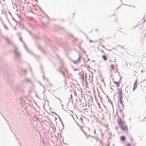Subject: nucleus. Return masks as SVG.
I'll list each match as a JSON object with an SVG mask.
<instances>
[{
  "label": "nucleus",
  "mask_w": 146,
  "mask_h": 146,
  "mask_svg": "<svg viewBox=\"0 0 146 146\" xmlns=\"http://www.w3.org/2000/svg\"><path fill=\"white\" fill-rule=\"evenodd\" d=\"M117 121L119 127L125 123L124 120L122 119L121 117H119L117 118Z\"/></svg>",
  "instance_id": "nucleus-1"
},
{
  "label": "nucleus",
  "mask_w": 146,
  "mask_h": 146,
  "mask_svg": "<svg viewBox=\"0 0 146 146\" xmlns=\"http://www.w3.org/2000/svg\"><path fill=\"white\" fill-rule=\"evenodd\" d=\"M119 127L122 131L127 132L128 131L127 127L125 123L121 125Z\"/></svg>",
  "instance_id": "nucleus-2"
},
{
  "label": "nucleus",
  "mask_w": 146,
  "mask_h": 146,
  "mask_svg": "<svg viewBox=\"0 0 146 146\" xmlns=\"http://www.w3.org/2000/svg\"><path fill=\"white\" fill-rule=\"evenodd\" d=\"M118 94L119 95L120 98V100H121V103H122V99L121 98L122 97V90L120 88H118Z\"/></svg>",
  "instance_id": "nucleus-3"
},
{
  "label": "nucleus",
  "mask_w": 146,
  "mask_h": 146,
  "mask_svg": "<svg viewBox=\"0 0 146 146\" xmlns=\"http://www.w3.org/2000/svg\"><path fill=\"white\" fill-rule=\"evenodd\" d=\"M137 80H136L134 83L133 88V90H134L135 89L137 88Z\"/></svg>",
  "instance_id": "nucleus-4"
},
{
  "label": "nucleus",
  "mask_w": 146,
  "mask_h": 146,
  "mask_svg": "<svg viewBox=\"0 0 146 146\" xmlns=\"http://www.w3.org/2000/svg\"><path fill=\"white\" fill-rule=\"evenodd\" d=\"M80 56L78 58V59L77 60H73V62L75 64H76L78 61H80Z\"/></svg>",
  "instance_id": "nucleus-5"
},
{
  "label": "nucleus",
  "mask_w": 146,
  "mask_h": 146,
  "mask_svg": "<svg viewBox=\"0 0 146 146\" xmlns=\"http://www.w3.org/2000/svg\"><path fill=\"white\" fill-rule=\"evenodd\" d=\"M113 82L116 84V86L118 87L119 86V85H120V83L119 82V81L118 82H116V81H113Z\"/></svg>",
  "instance_id": "nucleus-6"
},
{
  "label": "nucleus",
  "mask_w": 146,
  "mask_h": 146,
  "mask_svg": "<svg viewBox=\"0 0 146 146\" xmlns=\"http://www.w3.org/2000/svg\"><path fill=\"white\" fill-rule=\"evenodd\" d=\"M120 139L121 141H123L125 140V137L124 136H122L120 137Z\"/></svg>",
  "instance_id": "nucleus-7"
},
{
  "label": "nucleus",
  "mask_w": 146,
  "mask_h": 146,
  "mask_svg": "<svg viewBox=\"0 0 146 146\" xmlns=\"http://www.w3.org/2000/svg\"><path fill=\"white\" fill-rule=\"evenodd\" d=\"M115 65L113 64H111L110 66V68H111V70H113L114 68Z\"/></svg>",
  "instance_id": "nucleus-8"
},
{
  "label": "nucleus",
  "mask_w": 146,
  "mask_h": 146,
  "mask_svg": "<svg viewBox=\"0 0 146 146\" xmlns=\"http://www.w3.org/2000/svg\"><path fill=\"white\" fill-rule=\"evenodd\" d=\"M102 58L105 61H106L107 60V57L105 54V55L102 56Z\"/></svg>",
  "instance_id": "nucleus-9"
},
{
  "label": "nucleus",
  "mask_w": 146,
  "mask_h": 146,
  "mask_svg": "<svg viewBox=\"0 0 146 146\" xmlns=\"http://www.w3.org/2000/svg\"><path fill=\"white\" fill-rule=\"evenodd\" d=\"M127 146H131V145L129 143H128L127 145Z\"/></svg>",
  "instance_id": "nucleus-10"
},
{
  "label": "nucleus",
  "mask_w": 146,
  "mask_h": 146,
  "mask_svg": "<svg viewBox=\"0 0 146 146\" xmlns=\"http://www.w3.org/2000/svg\"><path fill=\"white\" fill-rule=\"evenodd\" d=\"M115 60H115V59L113 61V62H114V61H115ZM110 61H113V60H110Z\"/></svg>",
  "instance_id": "nucleus-11"
},
{
  "label": "nucleus",
  "mask_w": 146,
  "mask_h": 146,
  "mask_svg": "<svg viewBox=\"0 0 146 146\" xmlns=\"http://www.w3.org/2000/svg\"><path fill=\"white\" fill-rule=\"evenodd\" d=\"M141 72L142 73L143 72V70H141Z\"/></svg>",
  "instance_id": "nucleus-12"
},
{
  "label": "nucleus",
  "mask_w": 146,
  "mask_h": 146,
  "mask_svg": "<svg viewBox=\"0 0 146 146\" xmlns=\"http://www.w3.org/2000/svg\"><path fill=\"white\" fill-rule=\"evenodd\" d=\"M90 42H93V41L92 40H90Z\"/></svg>",
  "instance_id": "nucleus-13"
}]
</instances>
